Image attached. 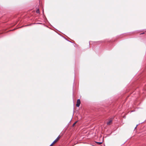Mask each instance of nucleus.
<instances>
[{"label": "nucleus", "instance_id": "423d86ee", "mask_svg": "<svg viewBox=\"0 0 146 146\" xmlns=\"http://www.w3.org/2000/svg\"><path fill=\"white\" fill-rule=\"evenodd\" d=\"M77 122V121L76 122H75L73 125V126H74V125Z\"/></svg>", "mask_w": 146, "mask_h": 146}, {"label": "nucleus", "instance_id": "f03ea898", "mask_svg": "<svg viewBox=\"0 0 146 146\" xmlns=\"http://www.w3.org/2000/svg\"><path fill=\"white\" fill-rule=\"evenodd\" d=\"M80 99H78L77 100V103L76 104V106L77 107H79L80 106Z\"/></svg>", "mask_w": 146, "mask_h": 146}, {"label": "nucleus", "instance_id": "f257e3e1", "mask_svg": "<svg viewBox=\"0 0 146 146\" xmlns=\"http://www.w3.org/2000/svg\"><path fill=\"white\" fill-rule=\"evenodd\" d=\"M60 138L59 136H58L56 139L49 146H52L55 142L57 141Z\"/></svg>", "mask_w": 146, "mask_h": 146}, {"label": "nucleus", "instance_id": "0eeeda50", "mask_svg": "<svg viewBox=\"0 0 146 146\" xmlns=\"http://www.w3.org/2000/svg\"><path fill=\"white\" fill-rule=\"evenodd\" d=\"M144 33H141L140 34H143Z\"/></svg>", "mask_w": 146, "mask_h": 146}, {"label": "nucleus", "instance_id": "1a4fd4ad", "mask_svg": "<svg viewBox=\"0 0 146 146\" xmlns=\"http://www.w3.org/2000/svg\"><path fill=\"white\" fill-rule=\"evenodd\" d=\"M43 13H44V10H43Z\"/></svg>", "mask_w": 146, "mask_h": 146}, {"label": "nucleus", "instance_id": "20e7f679", "mask_svg": "<svg viewBox=\"0 0 146 146\" xmlns=\"http://www.w3.org/2000/svg\"><path fill=\"white\" fill-rule=\"evenodd\" d=\"M36 13H39V9H37V10H36Z\"/></svg>", "mask_w": 146, "mask_h": 146}, {"label": "nucleus", "instance_id": "6e6552de", "mask_svg": "<svg viewBox=\"0 0 146 146\" xmlns=\"http://www.w3.org/2000/svg\"><path fill=\"white\" fill-rule=\"evenodd\" d=\"M137 125L136 126V127H135V128H136L137 127Z\"/></svg>", "mask_w": 146, "mask_h": 146}, {"label": "nucleus", "instance_id": "39448f33", "mask_svg": "<svg viewBox=\"0 0 146 146\" xmlns=\"http://www.w3.org/2000/svg\"><path fill=\"white\" fill-rule=\"evenodd\" d=\"M96 143H98V144H101V143H102V142H96Z\"/></svg>", "mask_w": 146, "mask_h": 146}, {"label": "nucleus", "instance_id": "7ed1b4c3", "mask_svg": "<svg viewBox=\"0 0 146 146\" xmlns=\"http://www.w3.org/2000/svg\"><path fill=\"white\" fill-rule=\"evenodd\" d=\"M112 120L111 119H110L109 121L107 123V124L108 125H110L112 123Z\"/></svg>", "mask_w": 146, "mask_h": 146}]
</instances>
